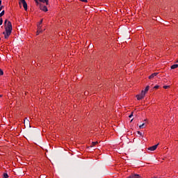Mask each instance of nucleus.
I'll return each instance as SVG.
<instances>
[{"instance_id": "nucleus-28", "label": "nucleus", "mask_w": 178, "mask_h": 178, "mask_svg": "<svg viewBox=\"0 0 178 178\" xmlns=\"http://www.w3.org/2000/svg\"><path fill=\"white\" fill-rule=\"evenodd\" d=\"M35 1L36 2V3H38V0H35Z\"/></svg>"}, {"instance_id": "nucleus-7", "label": "nucleus", "mask_w": 178, "mask_h": 178, "mask_svg": "<svg viewBox=\"0 0 178 178\" xmlns=\"http://www.w3.org/2000/svg\"><path fill=\"white\" fill-rule=\"evenodd\" d=\"M136 98L138 101H140V99H143V98H144L143 97L141 96V95H136Z\"/></svg>"}, {"instance_id": "nucleus-6", "label": "nucleus", "mask_w": 178, "mask_h": 178, "mask_svg": "<svg viewBox=\"0 0 178 178\" xmlns=\"http://www.w3.org/2000/svg\"><path fill=\"white\" fill-rule=\"evenodd\" d=\"M22 5L24 6V10H27V3L25 1Z\"/></svg>"}, {"instance_id": "nucleus-11", "label": "nucleus", "mask_w": 178, "mask_h": 178, "mask_svg": "<svg viewBox=\"0 0 178 178\" xmlns=\"http://www.w3.org/2000/svg\"><path fill=\"white\" fill-rule=\"evenodd\" d=\"M24 2H26V0H19V5H22V3L24 4Z\"/></svg>"}, {"instance_id": "nucleus-13", "label": "nucleus", "mask_w": 178, "mask_h": 178, "mask_svg": "<svg viewBox=\"0 0 178 178\" xmlns=\"http://www.w3.org/2000/svg\"><path fill=\"white\" fill-rule=\"evenodd\" d=\"M3 15H5V10L1 11V13H0V17H2Z\"/></svg>"}, {"instance_id": "nucleus-12", "label": "nucleus", "mask_w": 178, "mask_h": 178, "mask_svg": "<svg viewBox=\"0 0 178 178\" xmlns=\"http://www.w3.org/2000/svg\"><path fill=\"white\" fill-rule=\"evenodd\" d=\"M149 90V86H146V88H145V91L144 92H147V91Z\"/></svg>"}, {"instance_id": "nucleus-16", "label": "nucleus", "mask_w": 178, "mask_h": 178, "mask_svg": "<svg viewBox=\"0 0 178 178\" xmlns=\"http://www.w3.org/2000/svg\"><path fill=\"white\" fill-rule=\"evenodd\" d=\"M0 76H3V71L0 69Z\"/></svg>"}, {"instance_id": "nucleus-18", "label": "nucleus", "mask_w": 178, "mask_h": 178, "mask_svg": "<svg viewBox=\"0 0 178 178\" xmlns=\"http://www.w3.org/2000/svg\"><path fill=\"white\" fill-rule=\"evenodd\" d=\"M2 23H3V20L2 18H0V26H2Z\"/></svg>"}, {"instance_id": "nucleus-23", "label": "nucleus", "mask_w": 178, "mask_h": 178, "mask_svg": "<svg viewBox=\"0 0 178 178\" xmlns=\"http://www.w3.org/2000/svg\"><path fill=\"white\" fill-rule=\"evenodd\" d=\"M7 23H8V19H6L5 22H4L5 26L7 24Z\"/></svg>"}, {"instance_id": "nucleus-27", "label": "nucleus", "mask_w": 178, "mask_h": 178, "mask_svg": "<svg viewBox=\"0 0 178 178\" xmlns=\"http://www.w3.org/2000/svg\"><path fill=\"white\" fill-rule=\"evenodd\" d=\"M2 0H0V7L2 6Z\"/></svg>"}, {"instance_id": "nucleus-5", "label": "nucleus", "mask_w": 178, "mask_h": 178, "mask_svg": "<svg viewBox=\"0 0 178 178\" xmlns=\"http://www.w3.org/2000/svg\"><path fill=\"white\" fill-rule=\"evenodd\" d=\"M40 33H42V29H41V26H38L37 35H38Z\"/></svg>"}, {"instance_id": "nucleus-15", "label": "nucleus", "mask_w": 178, "mask_h": 178, "mask_svg": "<svg viewBox=\"0 0 178 178\" xmlns=\"http://www.w3.org/2000/svg\"><path fill=\"white\" fill-rule=\"evenodd\" d=\"M9 175H8V173H4L3 174V178H8Z\"/></svg>"}, {"instance_id": "nucleus-10", "label": "nucleus", "mask_w": 178, "mask_h": 178, "mask_svg": "<svg viewBox=\"0 0 178 178\" xmlns=\"http://www.w3.org/2000/svg\"><path fill=\"white\" fill-rule=\"evenodd\" d=\"M145 92H144V90H142L141 93H140V96H142L143 98L144 97H145Z\"/></svg>"}, {"instance_id": "nucleus-22", "label": "nucleus", "mask_w": 178, "mask_h": 178, "mask_svg": "<svg viewBox=\"0 0 178 178\" xmlns=\"http://www.w3.org/2000/svg\"><path fill=\"white\" fill-rule=\"evenodd\" d=\"M169 87H170V86H164L163 88L166 89V88H169Z\"/></svg>"}, {"instance_id": "nucleus-26", "label": "nucleus", "mask_w": 178, "mask_h": 178, "mask_svg": "<svg viewBox=\"0 0 178 178\" xmlns=\"http://www.w3.org/2000/svg\"><path fill=\"white\" fill-rule=\"evenodd\" d=\"M129 118H133V113H131V114L129 115Z\"/></svg>"}, {"instance_id": "nucleus-21", "label": "nucleus", "mask_w": 178, "mask_h": 178, "mask_svg": "<svg viewBox=\"0 0 178 178\" xmlns=\"http://www.w3.org/2000/svg\"><path fill=\"white\" fill-rule=\"evenodd\" d=\"M42 24V19L40 20V22H39V24L38 26H41Z\"/></svg>"}, {"instance_id": "nucleus-30", "label": "nucleus", "mask_w": 178, "mask_h": 178, "mask_svg": "<svg viewBox=\"0 0 178 178\" xmlns=\"http://www.w3.org/2000/svg\"><path fill=\"white\" fill-rule=\"evenodd\" d=\"M131 122H133V120H131Z\"/></svg>"}, {"instance_id": "nucleus-1", "label": "nucleus", "mask_w": 178, "mask_h": 178, "mask_svg": "<svg viewBox=\"0 0 178 178\" xmlns=\"http://www.w3.org/2000/svg\"><path fill=\"white\" fill-rule=\"evenodd\" d=\"M5 30L6 32H3V34L4 35V38L8 40L9 35L12 34V22H10V21H8L7 24L5 25Z\"/></svg>"}, {"instance_id": "nucleus-3", "label": "nucleus", "mask_w": 178, "mask_h": 178, "mask_svg": "<svg viewBox=\"0 0 178 178\" xmlns=\"http://www.w3.org/2000/svg\"><path fill=\"white\" fill-rule=\"evenodd\" d=\"M40 10H43V12H48V8H47V6H40Z\"/></svg>"}, {"instance_id": "nucleus-25", "label": "nucleus", "mask_w": 178, "mask_h": 178, "mask_svg": "<svg viewBox=\"0 0 178 178\" xmlns=\"http://www.w3.org/2000/svg\"><path fill=\"white\" fill-rule=\"evenodd\" d=\"M2 9H3V6H1L0 7V12H1V10H2Z\"/></svg>"}, {"instance_id": "nucleus-19", "label": "nucleus", "mask_w": 178, "mask_h": 178, "mask_svg": "<svg viewBox=\"0 0 178 178\" xmlns=\"http://www.w3.org/2000/svg\"><path fill=\"white\" fill-rule=\"evenodd\" d=\"M79 1H81V2H85L86 3H87V2H88V0H79Z\"/></svg>"}, {"instance_id": "nucleus-9", "label": "nucleus", "mask_w": 178, "mask_h": 178, "mask_svg": "<svg viewBox=\"0 0 178 178\" xmlns=\"http://www.w3.org/2000/svg\"><path fill=\"white\" fill-rule=\"evenodd\" d=\"M40 2H42L43 3H46V5H48V0H39Z\"/></svg>"}, {"instance_id": "nucleus-24", "label": "nucleus", "mask_w": 178, "mask_h": 178, "mask_svg": "<svg viewBox=\"0 0 178 178\" xmlns=\"http://www.w3.org/2000/svg\"><path fill=\"white\" fill-rule=\"evenodd\" d=\"M154 88L158 89V88H159V86H155L154 87Z\"/></svg>"}, {"instance_id": "nucleus-17", "label": "nucleus", "mask_w": 178, "mask_h": 178, "mask_svg": "<svg viewBox=\"0 0 178 178\" xmlns=\"http://www.w3.org/2000/svg\"><path fill=\"white\" fill-rule=\"evenodd\" d=\"M145 124V123H143L141 125L139 126V129H143Z\"/></svg>"}, {"instance_id": "nucleus-4", "label": "nucleus", "mask_w": 178, "mask_h": 178, "mask_svg": "<svg viewBox=\"0 0 178 178\" xmlns=\"http://www.w3.org/2000/svg\"><path fill=\"white\" fill-rule=\"evenodd\" d=\"M158 72H154V73H153V74H152L149 76V79H154V77H155V76H158Z\"/></svg>"}, {"instance_id": "nucleus-20", "label": "nucleus", "mask_w": 178, "mask_h": 178, "mask_svg": "<svg viewBox=\"0 0 178 178\" xmlns=\"http://www.w3.org/2000/svg\"><path fill=\"white\" fill-rule=\"evenodd\" d=\"M137 133L138 134H139V136H142L143 137V133L140 132V131H138Z\"/></svg>"}, {"instance_id": "nucleus-8", "label": "nucleus", "mask_w": 178, "mask_h": 178, "mask_svg": "<svg viewBox=\"0 0 178 178\" xmlns=\"http://www.w3.org/2000/svg\"><path fill=\"white\" fill-rule=\"evenodd\" d=\"M178 67V64H174L171 66V69H177Z\"/></svg>"}, {"instance_id": "nucleus-14", "label": "nucleus", "mask_w": 178, "mask_h": 178, "mask_svg": "<svg viewBox=\"0 0 178 178\" xmlns=\"http://www.w3.org/2000/svg\"><path fill=\"white\" fill-rule=\"evenodd\" d=\"M97 144H98V142H92L91 147H94V145H97Z\"/></svg>"}, {"instance_id": "nucleus-2", "label": "nucleus", "mask_w": 178, "mask_h": 178, "mask_svg": "<svg viewBox=\"0 0 178 178\" xmlns=\"http://www.w3.org/2000/svg\"><path fill=\"white\" fill-rule=\"evenodd\" d=\"M158 145H159V144L152 146L148 148V150L149 151H155V149H156V148H158Z\"/></svg>"}, {"instance_id": "nucleus-29", "label": "nucleus", "mask_w": 178, "mask_h": 178, "mask_svg": "<svg viewBox=\"0 0 178 178\" xmlns=\"http://www.w3.org/2000/svg\"><path fill=\"white\" fill-rule=\"evenodd\" d=\"M0 98H2V95H0Z\"/></svg>"}]
</instances>
